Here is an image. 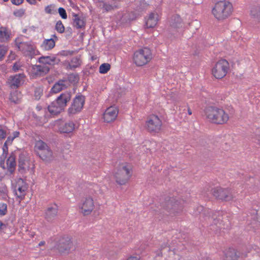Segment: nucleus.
<instances>
[{
	"label": "nucleus",
	"mask_w": 260,
	"mask_h": 260,
	"mask_svg": "<svg viewBox=\"0 0 260 260\" xmlns=\"http://www.w3.org/2000/svg\"><path fill=\"white\" fill-rule=\"evenodd\" d=\"M169 24L170 27L177 29L182 27V20L179 15H173L170 18Z\"/></svg>",
	"instance_id": "19"
},
{
	"label": "nucleus",
	"mask_w": 260,
	"mask_h": 260,
	"mask_svg": "<svg viewBox=\"0 0 260 260\" xmlns=\"http://www.w3.org/2000/svg\"><path fill=\"white\" fill-rule=\"evenodd\" d=\"M14 139L12 136H9L8 137L5 143H7V146H8V145H11Z\"/></svg>",
	"instance_id": "53"
},
{
	"label": "nucleus",
	"mask_w": 260,
	"mask_h": 260,
	"mask_svg": "<svg viewBox=\"0 0 260 260\" xmlns=\"http://www.w3.org/2000/svg\"><path fill=\"white\" fill-rule=\"evenodd\" d=\"M111 68V66L109 63H102L99 68V72L101 74H106L107 73Z\"/></svg>",
	"instance_id": "34"
},
{
	"label": "nucleus",
	"mask_w": 260,
	"mask_h": 260,
	"mask_svg": "<svg viewBox=\"0 0 260 260\" xmlns=\"http://www.w3.org/2000/svg\"><path fill=\"white\" fill-rule=\"evenodd\" d=\"M25 11V10L24 9H20L14 11L13 14L16 17H21L24 15Z\"/></svg>",
	"instance_id": "44"
},
{
	"label": "nucleus",
	"mask_w": 260,
	"mask_h": 260,
	"mask_svg": "<svg viewBox=\"0 0 260 260\" xmlns=\"http://www.w3.org/2000/svg\"><path fill=\"white\" fill-rule=\"evenodd\" d=\"M250 14L255 21L260 23V6L252 7L251 8Z\"/></svg>",
	"instance_id": "26"
},
{
	"label": "nucleus",
	"mask_w": 260,
	"mask_h": 260,
	"mask_svg": "<svg viewBox=\"0 0 260 260\" xmlns=\"http://www.w3.org/2000/svg\"><path fill=\"white\" fill-rule=\"evenodd\" d=\"M127 260H139L137 256H130Z\"/></svg>",
	"instance_id": "58"
},
{
	"label": "nucleus",
	"mask_w": 260,
	"mask_h": 260,
	"mask_svg": "<svg viewBox=\"0 0 260 260\" xmlns=\"http://www.w3.org/2000/svg\"><path fill=\"white\" fill-rule=\"evenodd\" d=\"M240 255L239 251L233 248H229L224 252V260H238Z\"/></svg>",
	"instance_id": "20"
},
{
	"label": "nucleus",
	"mask_w": 260,
	"mask_h": 260,
	"mask_svg": "<svg viewBox=\"0 0 260 260\" xmlns=\"http://www.w3.org/2000/svg\"><path fill=\"white\" fill-rule=\"evenodd\" d=\"M7 224L4 223L1 220H0V234L2 235V233H5V231L6 230Z\"/></svg>",
	"instance_id": "50"
},
{
	"label": "nucleus",
	"mask_w": 260,
	"mask_h": 260,
	"mask_svg": "<svg viewBox=\"0 0 260 260\" xmlns=\"http://www.w3.org/2000/svg\"><path fill=\"white\" fill-rule=\"evenodd\" d=\"M38 61L44 64L54 65L59 63L60 60L55 56H42L39 58Z\"/></svg>",
	"instance_id": "21"
},
{
	"label": "nucleus",
	"mask_w": 260,
	"mask_h": 260,
	"mask_svg": "<svg viewBox=\"0 0 260 260\" xmlns=\"http://www.w3.org/2000/svg\"><path fill=\"white\" fill-rule=\"evenodd\" d=\"M8 189L6 185H4L0 187V197L6 196L8 193Z\"/></svg>",
	"instance_id": "46"
},
{
	"label": "nucleus",
	"mask_w": 260,
	"mask_h": 260,
	"mask_svg": "<svg viewBox=\"0 0 260 260\" xmlns=\"http://www.w3.org/2000/svg\"><path fill=\"white\" fill-rule=\"evenodd\" d=\"M183 200L174 197L167 196L164 201L161 203V207L167 211L170 214L179 213L183 208Z\"/></svg>",
	"instance_id": "5"
},
{
	"label": "nucleus",
	"mask_w": 260,
	"mask_h": 260,
	"mask_svg": "<svg viewBox=\"0 0 260 260\" xmlns=\"http://www.w3.org/2000/svg\"><path fill=\"white\" fill-rule=\"evenodd\" d=\"M58 212V206L56 204L54 206L48 207L45 212V218L48 222H52L56 217Z\"/></svg>",
	"instance_id": "16"
},
{
	"label": "nucleus",
	"mask_w": 260,
	"mask_h": 260,
	"mask_svg": "<svg viewBox=\"0 0 260 260\" xmlns=\"http://www.w3.org/2000/svg\"><path fill=\"white\" fill-rule=\"evenodd\" d=\"M3 156L6 158L7 156V155L8 154V146L7 145V143H4L3 147Z\"/></svg>",
	"instance_id": "48"
},
{
	"label": "nucleus",
	"mask_w": 260,
	"mask_h": 260,
	"mask_svg": "<svg viewBox=\"0 0 260 260\" xmlns=\"http://www.w3.org/2000/svg\"><path fill=\"white\" fill-rule=\"evenodd\" d=\"M151 58V50L146 47L137 50L133 55V61L138 67L146 64Z\"/></svg>",
	"instance_id": "6"
},
{
	"label": "nucleus",
	"mask_w": 260,
	"mask_h": 260,
	"mask_svg": "<svg viewBox=\"0 0 260 260\" xmlns=\"http://www.w3.org/2000/svg\"><path fill=\"white\" fill-rule=\"evenodd\" d=\"M94 207V202L91 197H87L83 200L81 208L84 215L90 214Z\"/></svg>",
	"instance_id": "14"
},
{
	"label": "nucleus",
	"mask_w": 260,
	"mask_h": 260,
	"mask_svg": "<svg viewBox=\"0 0 260 260\" xmlns=\"http://www.w3.org/2000/svg\"><path fill=\"white\" fill-rule=\"evenodd\" d=\"M55 46V42L53 38L45 39L41 45L45 50H50Z\"/></svg>",
	"instance_id": "28"
},
{
	"label": "nucleus",
	"mask_w": 260,
	"mask_h": 260,
	"mask_svg": "<svg viewBox=\"0 0 260 260\" xmlns=\"http://www.w3.org/2000/svg\"><path fill=\"white\" fill-rule=\"evenodd\" d=\"M42 95V91L41 89L39 88H36L35 90L34 95L36 98V99L39 100Z\"/></svg>",
	"instance_id": "49"
},
{
	"label": "nucleus",
	"mask_w": 260,
	"mask_h": 260,
	"mask_svg": "<svg viewBox=\"0 0 260 260\" xmlns=\"http://www.w3.org/2000/svg\"><path fill=\"white\" fill-rule=\"evenodd\" d=\"M25 161H26V156L24 153H20L19 155L18 158V171L21 173L23 174L26 172V169L25 168Z\"/></svg>",
	"instance_id": "25"
},
{
	"label": "nucleus",
	"mask_w": 260,
	"mask_h": 260,
	"mask_svg": "<svg viewBox=\"0 0 260 260\" xmlns=\"http://www.w3.org/2000/svg\"><path fill=\"white\" fill-rule=\"evenodd\" d=\"M26 1L30 5H35L36 3V1H35V0H26Z\"/></svg>",
	"instance_id": "60"
},
{
	"label": "nucleus",
	"mask_w": 260,
	"mask_h": 260,
	"mask_svg": "<svg viewBox=\"0 0 260 260\" xmlns=\"http://www.w3.org/2000/svg\"><path fill=\"white\" fill-rule=\"evenodd\" d=\"M15 42H16V45L17 46V47H18L19 48H20V45L23 44V43H22V42H19V43H18V42H17V40H16H16H15Z\"/></svg>",
	"instance_id": "62"
},
{
	"label": "nucleus",
	"mask_w": 260,
	"mask_h": 260,
	"mask_svg": "<svg viewBox=\"0 0 260 260\" xmlns=\"http://www.w3.org/2000/svg\"><path fill=\"white\" fill-rule=\"evenodd\" d=\"M8 169L11 173H13L16 166V155L15 152H12L7 160Z\"/></svg>",
	"instance_id": "23"
},
{
	"label": "nucleus",
	"mask_w": 260,
	"mask_h": 260,
	"mask_svg": "<svg viewBox=\"0 0 260 260\" xmlns=\"http://www.w3.org/2000/svg\"><path fill=\"white\" fill-rule=\"evenodd\" d=\"M161 125V121L158 116L152 115L147 121V129L150 133H157L160 129Z\"/></svg>",
	"instance_id": "12"
},
{
	"label": "nucleus",
	"mask_w": 260,
	"mask_h": 260,
	"mask_svg": "<svg viewBox=\"0 0 260 260\" xmlns=\"http://www.w3.org/2000/svg\"><path fill=\"white\" fill-rule=\"evenodd\" d=\"M58 13L60 16L63 19L67 18L68 16L66 10L62 7H60L58 9Z\"/></svg>",
	"instance_id": "41"
},
{
	"label": "nucleus",
	"mask_w": 260,
	"mask_h": 260,
	"mask_svg": "<svg viewBox=\"0 0 260 260\" xmlns=\"http://www.w3.org/2000/svg\"><path fill=\"white\" fill-rule=\"evenodd\" d=\"M132 174L131 167L123 166L120 167L115 174L116 182L119 185H124L128 181Z\"/></svg>",
	"instance_id": "7"
},
{
	"label": "nucleus",
	"mask_w": 260,
	"mask_h": 260,
	"mask_svg": "<svg viewBox=\"0 0 260 260\" xmlns=\"http://www.w3.org/2000/svg\"><path fill=\"white\" fill-rule=\"evenodd\" d=\"M45 244V241H41V242L39 243V246H41L44 245Z\"/></svg>",
	"instance_id": "64"
},
{
	"label": "nucleus",
	"mask_w": 260,
	"mask_h": 260,
	"mask_svg": "<svg viewBox=\"0 0 260 260\" xmlns=\"http://www.w3.org/2000/svg\"><path fill=\"white\" fill-rule=\"evenodd\" d=\"M29 52L30 55H32L35 54V50L32 47L30 46L28 47Z\"/></svg>",
	"instance_id": "57"
},
{
	"label": "nucleus",
	"mask_w": 260,
	"mask_h": 260,
	"mask_svg": "<svg viewBox=\"0 0 260 260\" xmlns=\"http://www.w3.org/2000/svg\"><path fill=\"white\" fill-rule=\"evenodd\" d=\"M20 135V133L18 131H15L13 133V136H12L14 139L18 137Z\"/></svg>",
	"instance_id": "56"
},
{
	"label": "nucleus",
	"mask_w": 260,
	"mask_h": 260,
	"mask_svg": "<svg viewBox=\"0 0 260 260\" xmlns=\"http://www.w3.org/2000/svg\"><path fill=\"white\" fill-rule=\"evenodd\" d=\"M84 34H85L84 32H82L80 33V38L81 39V40H83V37H84Z\"/></svg>",
	"instance_id": "63"
},
{
	"label": "nucleus",
	"mask_w": 260,
	"mask_h": 260,
	"mask_svg": "<svg viewBox=\"0 0 260 260\" xmlns=\"http://www.w3.org/2000/svg\"><path fill=\"white\" fill-rule=\"evenodd\" d=\"M148 19H151V20H156L155 19L154 14L153 13H151L149 15Z\"/></svg>",
	"instance_id": "61"
},
{
	"label": "nucleus",
	"mask_w": 260,
	"mask_h": 260,
	"mask_svg": "<svg viewBox=\"0 0 260 260\" xmlns=\"http://www.w3.org/2000/svg\"><path fill=\"white\" fill-rule=\"evenodd\" d=\"M100 3V6L101 7V8L102 9L105 10L106 12L110 11L113 9V7L112 5H111L109 4H107V3H106L104 1H101Z\"/></svg>",
	"instance_id": "38"
},
{
	"label": "nucleus",
	"mask_w": 260,
	"mask_h": 260,
	"mask_svg": "<svg viewBox=\"0 0 260 260\" xmlns=\"http://www.w3.org/2000/svg\"><path fill=\"white\" fill-rule=\"evenodd\" d=\"M7 51V48L4 45H0V59H2Z\"/></svg>",
	"instance_id": "45"
},
{
	"label": "nucleus",
	"mask_w": 260,
	"mask_h": 260,
	"mask_svg": "<svg viewBox=\"0 0 260 260\" xmlns=\"http://www.w3.org/2000/svg\"><path fill=\"white\" fill-rule=\"evenodd\" d=\"M5 158H5L4 157L3 159H1V162H0V165H1V167H2L3 168H4V163H5Z\"/></svg>",
	"instance_id": "59"
},
{
	"label": "nucleus",
	"mask_w": 260,
	"mask_h": 260,
	"mask_svg": "<svg viewBox=\"0 0 260 260\" xmlns=\"http://www.w3.org/2000/svg\"><path fill=\"white\" fill-rule=\"evenodd\" d=\"M205 113L210 122L217 124H224L229 119L228 114L222 109L215 106L206 107Z\"/></svg>",
	"instance_id": "3"
},
{
	"label": "nucleus",
	"mask_w": 260,
	"mask_h": 260,
	"mask_svg": "<svg viewBox=\"0 0 260 260\" xmlns=\"http://www.w3.org/2000/svg\"><path fill=\"white\" fill-rule=\"evenodd\" d=\"M55 29L59 33L62 34L64 32L65 28L61 20L57 21Z\"/></svg>",
	"instance_id": "37"
},
{
	"label": "nucleus",
	"mask_w": 260,
	"mask_h": 260,
	"mask_svg": "<svg viewBox=\"0 0 260 260\" xmlns=\"http://www.w3.org/2000/svg\"><path fill=\"white\" fill-rule=\"evenodd\" d=\"M211 191L213 196L218 200L229 201L233 199L230 189L228 188L217 187L212 189Z\"/></svg>",
	"instance_id": "11"
},
{
	"label": "nucleus",
	"mask_w": 260,
	"mask_h": 260,
	"mask_svg": "<svg viewBox=\"0 0 260 260\" xmlns=\"http://www.w3.org/2000/svg\"><path fill=\"white\" fill-rule=\"evenodd\" d=\"M8 212L7 205L6 203L0 204V216H4Z\"/></svg>",
	"instance_id": "40"
},
{
	"label": "nucleus",
	"mask_w": 260,
	"mask_h": 260,
	"mask_svg": "<svg viewBox=\"0 0 260 260\" xmlns=\"http://www.w3.org/2000/svg\"><path fill=\"white\" fill-rule=\"evenodd\" d=\"M197 212L200 214H203L204 215H205L206 214V213H205L206 211L205 210L204 211V208L202 206H198L197 208Z\"/></svg>",
	"instance_id": "51"
},
{
	"label": "nucleus",
	"mask_w": 260,
	"mask_h": 260,
	"mask_svg": "<svg viewBox=\"0 0 260 260\" xmlns=\"http://www.w3.org/2000/svg\"><path fill=\"white\" fill-rule=\"evenodd\" d=\"M67 81V79H60L56 82L50 91V93H57L62 90H64L68 87V86L64 83Z\"/></svg>",
	"instance_id": "22"
},
{
	"label": "nucleus",
	"mask_w": 260,
	"mask_h": 260,
	"mask_svg": "<svg viewBox=\"0 0 260 260\" xmlns=\"http://www.w3.org/2000/svg\"><path fill=\"white\" fill-rule=\"evenodd\" d=\"M71 91H66L61 93L47 107L48 110L51 115H57L64 111L68 103L71 101Z\"/></svg>",
	"instance_id": "2"
},
{
	"label": "nucleus",
	"mask_w": 260,
	"mask_h": 260,
	"mask_svg": "<svg viewBox=\"0 0 260 260\" xmlns=\"http://www.w3.org/2000/svg\"><path fill=\"white\" fill-rule=\"evenodd\" d=\"M6 132L4 129H3V125H0V140L5 139L6 138Z\"/></svg>",
	"instance_id": "47"
},
{
	"label": "nucleus",
	"mask_w": 260,
	"mask_h": 260,
	"mask_svg": "<svg viewBox=\"0 0 260 260\" xmlns=\"http://www.w3.org/2000/svg\"><path fill=\"white\" fill-rule=\"evenodd\" d=\"M212 13L218 20H224L231 15L233 12L232 4L226 1L217 2L212 9Z\"/></svg>",
	"instance_id": "4"
},
{
	"label": "nucleus",
	"mask_w": 260,
	"mask_h": 260,
	"mask_svg": "<svg viewBox=\"0 0 260 260\" xmlns=\"http://www.w3.org/2000/svg\"><path fill=\"white\" fill-rule=\"evenodd\" d=\"M73 26L77 29H84L86 25V21L83 19H81L78 14L73 13Z\"/></svg>",
	"instance_id": "24"
},
{
	"label": "nucleus",
	"mask_w": 260,
	"mask_h": 260,
	"mask_svg": "<svg viewBox=\"0 0 260 260\" xmlns=\"http://www.w3.org/2000/svg\"><path fill=\"white\" fill-rule=\"evenodd\" d=\"M55 5L53 4L48 5L45 8V11L47 14H53Z\"/></svg>",
	"instance_id": "43"
},
{
	"label": "nucleus",
	"mask_w": 260,
	"mask_h": 260,
	"mask_svg": "<svg viewBox=\"0 0 260 260\" xmlns=\"http://www.w3.org/2000/svg\"><path fill=\"white\" fill-rule=\"evenodd\" d=\"M156 24V20H151V19H148L145 23V25L147 28H150L154 27Z\"/></svg>",
	"instance_id": "39"
},
{
	"label": "nucleus",
	"mask_w": 260,
	"mask_h": 260,
	"mask_svg": "<svg viewBox=\"0 0 260 260\" xmlns=\"http://www.w3.org/2000/svg\"><path fill=\"white\" fill-rule=\"evenodd\" d=\"M17 190L19 192L20 194H18L16 192L15 194L17 196V197L20 200H23L25 195V192L26 190V187L24 186H19Z\"/></svg>",
	"instance_id": "32"
},
{
	"label": "nucleus",
	"mask_w": 260,
	"mask_h": 260,
	"mask_svg": "<svg viewBox=\"0 0 260 260\" xmlns=\"http://www.w3.org/2000/svg\"><path fill=\"white\" fill-rule=\"evenodd\" d=\"M24 2V0H11V3L16 6H19L22 4Z\"/></svg>",
	"instance_id": "52"
},
{
	"label": "nucleus",
	"mask_w": 260,
	"mask_h": 260,
	"mask_svg": "<svg viewBox=\"0 0 260 260\" xmlns=\"http://www.w3.org/2000/svg\"><path fill=\"white\" fill-rule=\"evenodd\" d=\"M25 77V76L23 73L11 76L8 79L7 83L11 89H17L23 83Z\"/></svg>",
	"instance_id": "13"
},
{
	"label": "nucleus",
	"mask_w": 260,
	"mask_h": 260,
	"mask_svg": "<svg viewBox=\"0 0 260 260\" xmlns=\"http://www.w3.org/2000/svg\"><path fill=\"white\" fill-rule=\"evenodd\" d=\"M20 68V67L18 65L17 63H15L13 66L12 69L14 72H17L19 70Z\"/></svg>",
	"instance_id": "54"
},
{
	"label": "nucleus",
	"mask_w": 260,
	"mask_h": 260,
	"mask_svg": "<svg viewBox=\"0 0 260 260\" xmlns=\"http://www.w3.org/2000/svg\"><path fill=\"white\" fill-rule=\"evenodd\" d=\"M135 18H131V14L129 13H125L123 14L121 18V22L122 23H130L132 21L134 20Z\"/></svg>",
	"instance_id": "36"
},
{
	"label": "nucleus",
	"mask_w": 260,
	"mask_h": 260,
	"mask_svg": "<svg viewBox=\"0 0 260 260\" xmlns=\"http://www.w3.org/2000/svg\"><path fill=\"white\" fill-rule=\"evenodd\" d=\"M74 51L61 50L57 53V55L63 56H67L69 55H72L74 54Z\"/></svg>",
	"instance_id": "42"
},
{
	"label": "nucleus",
	"mask_w": 260,
	"mask_h": 260,
	"mask_svg": "<svg viewBox=\"0 0 260 260\" xmlns=\"http://www.w3.org/2000/svg\"><path fill=\"white\" fill-rule=\"evenodd\" d=\"M55 248L60 254H68L73 248V243L69 237L63 236L59 239Z\"/></svg>",
	"instance_id": "9"
},
{
	"label": "nucleus",
	"mask_w": 260,
	"mask_h": 260,
	"mask_svg": "<svg viewBox=\"0 0 260 260\" xmlns=\"http://www.w3.org/2000/svg\"><path fill=\"white\" fill-rule=\"evenodd\" d=\"M21 99V92L17 90L11 92L9 96L10 101L15 104H19Z\"/></svg>",
	"instance_id": "27"
},
{
	"label": "nucleus",
	"mask_w": 260,
	"mask_h": 260,
	"mask_svg": "<svg viewBox=\"0 0 260 260\" xmlns=\"http://www.w3.org/2000/svg\"><path fill=\"white\" fill-rule=\"evenodd\" d=\"M66 32L68 33L69 36H71L73 32L72 28L71 27H67L66 28Z\"/></svg>",
	"instance_id": "55"
},
{
	"label": "nucleus",
	"mask_w": 260,
	"mask_h": 260,
	"mask_svg": "<svg viewBox=\"0 0 260 260\" xmlns=\"http://www.w3.org/2000/svg\"><path fill=\"white\" fill-rule=\"evenodd\" d=\"M81 60L78 57H73L71 60V64H69L70 69H75L80 66Z\"/></svg>",
	"instance_id": "35"
},
{
	"label": "nucleus",
	"mask_w": 260,
	"mask_h": 260,
	"mask_svg": "<svg viewBox=\"0 0 260 260\" xmlns=\"http://www.w3.org/2000/svg\"><path fill=\"white\" fill-rule=\"evenodd\" d=\"M75 124L72 121L66 122L59 126V132L61 134L72 133L75 128Z\"/></svg>",
	"instance_id": "17"
},
{
	"label": "nucleus",
	"mask_w": 260,
	"mask_h": 260,
	"mask_svg": "<svg viewBox=\"0 0 260 260\" xmlns=\"http://www.w3.org/2000/svg\"><path fill=\"white\" fill-rule=\"evenodd\" d=\"M35 147L39 150L38 151H43L48 148L49 147L46 143L40 140L37 142Z\"/></svg>",
	"instance_id": "33"
},
{
	"label": "nucleus",
	"mask_w": 260,
	"mask_h": 260,
	"mask_svg": "<svg viewBox=\"0 0 260 260\" xmlns=\"http://www.w3.org/2000/svg\"><path fill=\"white\" fill-rule=\"evenodd\" d=\"M32 70L34 71L35 74H38L39 73H43L47 74L49 71L50 69L47 66H43L41 65H35L32 67Z\"/></svg>",
	"instance_id": "30"
},
{
	"label": "nucleus",
	"mask_w": 260,
	"mask_h": 260,
	"mask_svg": "<svg viewBox=\"0 0 260 260\" xmlns=\"http://www.w3.org/2000/svg\"><path fill=\"white\" fill-rule=\"evenodd\" d=\"M207 213L209 216L212 214V223L210 225V229L214 231L216 234L219 232L221 229H229L231 228V224L228 218V215H223L222 211L213 212L208 210Z\"/></svg>",
	"instance_id": "1"
},
{
	"label": "nucleus",
	"mask_w": 260,
	"mask_h": 260,
	"mask_svg": "<svg viewBox=\"0 0 260 260\" xmlns=\"http://www.w3.org/2000/svg\"><path fill=\"white\" fill-rule=\"evenodd\" d=\"M229 63L225 59L219 60L212 69V74L216 79H222L226 75Z\"/></svg>",
	"instance_id": "8"
},
{
	"label": "nucleus",
	"mask_w": 260,
	"mask_h": 260,
	"mask_svg": "<svg viewBox=\"0 0 260 260\" xmlns=\"http://www.w3.org/2000/svg\"><path fill=\"white\" fill-rule=\"evenodd\" d=\"M63 79H67L71 84L73 85L77 84L79 81V76L77 74L72 73L68 75L67 78H63Z\"/></svg>",
	"instance_id": "31"
},
{
	"label": "nucleus",
	"mask_w": 260,
	"mask_h": 260,
	"mask_svg": "<svg viewBox=\"0 0 260 260\" xmlns=\"http://www.w3.org/2000/svg\"><path fill=\"white\" fill-rule=\"evenodd\" d=\"M85 101V96L82 94L76 95L73 100L71 107L68 110L69 115H74L80 112L83 108Z\"/></svg>",
	"instance_id": "10"
},
{
	"label": "nucleus",
	"mask_w": 260,
	"mask_h": 260,
	"mask_svg": "<svg viewBox=\"0 0 260 260\" xmlns=\"http://www.w3.org/2000/svg\"><path fill=\"white\" fill-rule=\"evenodd\" d=\"M10 38V34L6 27H0V42L8 41Z\"/></svg>",
	"instance_id": "29"
},
{
	"label": "nucleus",
	"mask_w": 260,
	"mask_h": 260,
	"mask_svg": "<svg viewBox=\"0 0 260 260\" xmlns=\"http://www.w3.org/2000/svg\"><path fill=\"white\" fill-rule=\"evenodd\" d=\"M118 113V109L114 107L108 108L103 114L104 121L107 123L112 122L115 120Z\"/></svg>",
	"instance_id": "15"
},
{
	"label": "nucleus",
	"mask_w": 260,
	"mask_h": 260,
	"mask_svg": "<svg viewBox=\"0 0 260 260\" xmlns=\"http://www.w3.org/2000/svg\"><path fill=\"white\" fill-rule=\"evenodd\" d=\"M37 154L43 161L46 162H50L54 158L53 152L49 147L43 151H37Z\"/></svg>",
	"instance_id": "18"
}]
</instances>
